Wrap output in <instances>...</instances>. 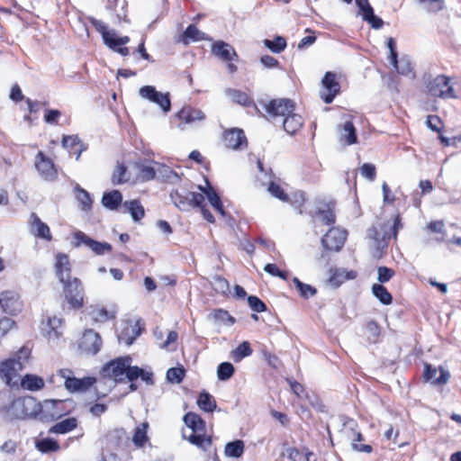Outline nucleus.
Wrapping results in <instances>:
<instances>
[{
	"label": "nucleus",
	"mask_w": 461,
	"mask_h": 461,
	"mask_svg": "<svg viewBox=\"0 0 461 461\" xmlns=\"http://www.w3.org/2000/svg\"><path fill=\"white\" fill-rule=\"evenodd\" d=\"M89 22L97 32L102 35L104 43L113 51L126 57L130 50L125 45L130 42L129 36L117 37L113 31H109L106 24L95 18H89Z\"/></svg>",
	"instance_id": "1"
},
{
	"label": "nucleus",
	"mask_w": 461,
	"mask_h": 461,
	"mask_svg": "<svg viewBox=\"0 0 461 461\" xmlns=\"http://www.w3.org/2000/svg\"><path fill=\"white\" fill-rule=\"evenodd\" d=\"M170 198L176 207L181 211H188L194 205H200L203 202V194L191 192L185 186H179L170 192Z\"/></svg>",
	"instance_id": "2"
},
{
	"label": "nucleus",
	"mask_w": 461,
	"mask_h": 461,
	"mask_svg": "<svg viewBox=\"0 0 461 461\" xmlns=\"http://www.w3.org/2000/svg\"><path fill=\"white\" fill-rule=\"evenodd\" d=\"M259 104L263 106L266 113L269 119L276 120L289 115V113L295 111L296 105L294 101L288 98H276L271 99L267 102L260 101Z\"/></svg>",
	"instance_id": "3"
},
{
	"label": "nucleus",
	"mask_w": 461,
	"mask_h": 461,
	"mask_svg": "<svg viewBox=\"0 0 461 461\" xmlns=\"http://www.w3.org/2000/svg\"><path fill=\"white\" fill-rule=\"evenodd\" d=\"M428 93L441 99H453L456 97L453 86L450 85V78L445 75H438L430 79L427 84Z\"/></svg>",
	"instance_id": "4"
},
{
	"label": "nucleus",
	"mask_w": 461,
	"mask_h": 461,
	"mask_svg": "<svg viewBox=\"0 0 461 461\" xmlns=\"http://www.w3.org/2000/svg\"><path fill=\"white\" fill-rule=\"evenodd\" d=\"M20 358L10 357L0 362V378L10 387L18 385L19 373L23 368Z\"/></svg>",
	"instance_id": "5"
},
{
	"label": "nucleus",
	"mask_w": 461,
	"mask_h": 461,
	"mask_svg": "<svg viewBox=\"0 0 461 461\" xmlns=\"http://www.w3.org/2000/svg\"><path fill=\"white\" fill-rule=\"evenodd\" d=\"M63 285V294L66 301L72 309H79L83 306V287L77 277H71L60 282Z\"/></svg>",
	"instance_id": "6"
},
{
	"label": "nucleus",
	"mask_w": 461,
	"mask_h": 461,
	"mask_svg": "<svg viewBox=\"0 0 461 461\" xmlns=\"http://www.w3.org/2000/svg\"><path fill=\"white\" fill-rule=\"evenodd\" d=\"M34 166L39 175L45 181L53 182L58 179V168L51 158L40 150L35 156Z\"/></svg>",
	"instance_id": "7"
},
{
	"label": "nucleus",
	"mask_w": 461,
	"mask_h": 461,
	"mask_svg": "<svg viewBox=\"0 0 461 461\" xmlns=\"http://www.w3.org/2000/svg\"><path fill=\"white\" fill-rule=\"evenodd\" d=\"M0 307L5 313L17 316L23 312V303L17 292L5 290L0 293Z\"/></svg>",
	"instance_id": "8"
},
{
	"label": "nucleus",
	"mask_w": 461,
	"mask_h": 461,
	"mask_svg": "<svg viewBox=\"0 0 461 461\" xmlns=\"http://www.w3.org/2000/svg\"><path fill=\"white\" fill-rule=\"evenodd\" d=\"M368 235L373 240V257L379 259L382 258L387 252V249L392 239L390 231L383 229L379 230L375 227L368 230Z\"/></svg>",
	"instance_id": "9"
},
{
	"label": "nucleus",
	"mask_w": 461,
	"mask_h": 461,
	"mask_svg": "<svg viewBox=\"0 0 461 461\" xmlns=\"http://www.w3.org/2000/svg\"><path fill=\"white\" fill-rule=\"evenodd\" d=\"M103 345V340L99 333L94 330H86L83 333L78 342V348L85 355H96Z\"/></svg>",
	"instance_id": "10"
},
{
	"label": "nucleus",
	"mask_w": 461,
	"mask_h": 461,
	"mask_svg": "<svg viewBox=\"0 0 461 461\" xmlns=\"http://www.w3.org/2000/svg\"><path fill=\"white\" fill-rule=\"evenodd\" d=\"M178 121L177 127L183 131L188 124H194L197 122L205 120V113L199 108L192 105H184L176 114Z\"/></svg>",
	"instance_id": "11"
},
{
	"label": "nucleus",
	"mask_w": 461,
	"mask_h": 461,
	"mask_svg": "<svg viewBox=\"0 0 461 461\" xmlns=\"http://www.w3.org/2000/svg\"><path fill=\"white\" fill-rule=\"evenodd\" d=\"M323 90L321 92V98L329 104L340 93V84L338 80L337 74L331 71L325 73L321 80Z\"/></svg>",
	"instance_id": "12"
},
{
	"label": "nucleus",
	"mask_w": 461,
	"mask_h": 461,
	"mask_svg": "<svg viewBox=\"0 0 461 461\" xmlns=\"http://www.w3.org/2000/svg\"><path fill=\"white\" fill-rule=\"evenodd\" d=\"M131 363V357L130 356L119 357L109 361L104 366V371L106 372L115 382L122 383L124 381L127 367Z\"/></svg>",
	"instance_id": "13"
},
{
	"label": "nucleus",
	"mask_w": 461,
	"mask_h": 461,
	"mask_svg": "<svg viewBox=\"0 0 461 461\" xmlns=\"http://www.w3.org/2000/svg\"><path fill=\"white\" fill-rule=\"evenodd\" d=\"M347 240V231L339 228H330L322 237L321 243L327 250L339 251Z\"/></svg>",
	"instance_id": "14"
},
{
	"label": "nucleus",
	"mask_w": 461,
	"mask_h": 461,
	"mask_svg": "<svg viewBox=\"0 0 461 461\" xmlns=\"http://www.w3.org/2000/svg\"><path fill=\"white\" fill-rule=\"evenodd\" d=\"M186 440L199 449L208 451L212 446V435L208 432L206 422L194 432H191V434L186 437Z\"/></svg>",
	"instance_id": "15"
},
{
	"label": "nucleus",
	"mask_w": 461,
	"mask_h": 461,
	"mask_svg": "<svg viewBox=\"0 0 461 461\" xmlns=\"http://www.w3.org/2000/svg\"><path fill=\"white\" fill-rule=\"evenodd\" d=\"M141 97L158 104L164 112H168L171 108V102L168 94H163L156 90L152 86H145L140 89Z\"/></svg>",
	"instance_id": "16"
},
{
	"label": "nucleus",
	"mask_w": 461,
	"mask_h": 461,
	"mask_svg": "<svg viewBox=\"0 0 461 461\" xmlns=\"http://www.w3.org/2000/svg\"><path fill=\"white\" fill-rule=\"evenodd\" d=\"M54 272L59 282L71 278L72 263L70 257L64 252H58L54 256Z\"/></svg>",
	"instance_id": "17"
},
{
	"label": "nucleus",
	"mask_w": 461,
	"mask_h": 461,
	"mask_svg": "<svg viewBox=\"0 0 461 461\" xmlns=\"http://www.w3.org/2000/svg\"><path fill=\"white\" fill-rule=\"evenodd\" d=\"M223 143L226 148L237 150L247 148L248 140L242 130L230 129L224 131Z\"/></svg>",
	"instance_id": "18"
},
{
	"label": "nucleus",
	"mask_w": 461,
	"mask_h": 461,
	"mask_svg": "<svg viewBox=\"0 0 461 461\" xmlns=\"http://www.w3.org/2000/svg\"><path fill=\"white\" fill-rule=\"evenodd\" d=\"M211 51L212 55L224 62L238 60L239 56L235 49L223 41H216L212 43Z\"/></svg>",
	"instance_id": "19"
},
{
	"label": "nucleus",
	"mask_w": 461,
	"mask_h": 461,
	"mask_svg": "<svg viewBox=\"0 0 461 461\" xmlns=\"http://www.w3.org/2000/svg\"><path fill=\"white\" fill-rule=\"evenodd\" d=\"M74 238L76 240V245L78 246L80 244H85L89 249H91L95 254L103 255L105 252L112 251V246L106 242H99L96 241L82 231H77L74 234Z\"/></svg>",
	"instance_id": "20"
},
{
	"label": "nucleus",
	"mask_w": 461,
	"mask_h": 461,
	"mask_svg": "<svg viewBox=\"0 0 461 461\" xmlns=\"http://www.w3.org/2000/svg\"><path fill=\"white\" fill-rule=\"evenodd\" d=\"M356 5L361 11L363 20L370 23L372 28L377 30L383 27V20L375 15L373 7L370 5L368 0H356Z\"/></svg>",
	"instance_id": "21"
},
{
	"label": "nucleus",
	"mask_w": 461,
	"mask_h": 461,
	"mask_svg": "<svg viewBox=\"0 0 461 461\" xmlns=\"http://www.w3.org/2000/svg\"><path fill=\"white\" fill-rule=\"evenodd\" d=\"M96 383L95 376H85L83 378H69L65 387L69 393H85L93 387Z\"/></svg>",
	"instance_id": "22"
},
{
	"label": "nucleus",
	"mask_w": 461,
	"mask_h": 461,
	"mask_svg": "<svg viewBox=\"0 0 461 461\" xmlns=\"http://www.w3.org/2000/svg\"><path fill=\"white\" fill-rule=\"evenodd\" d=\"M31 228L32 233L36 238H40L47 241H50L52 240L50 227L43 222L35 212L31 214Z\"/></svg>",
	"instance_id": "23"
},
{
	"label": "nucleus",
	"mask_w": 461,
	"mask_h": 461,
	"mask_svg": "<svg viewBox=\"0 0 461 461\" xmlns=\"http://www.w3.org/2000/svg\"><path fill=\"white\" fill-rule=\"evenodd\" d=\"M283 128L290 135L296 134L303 126V118L294 111L283 118Z\"/></svg>",
	"instance_id": "24"
},
{
	"label": "nucleus",
	"mask_w": 461,
	"mask_h": 461,
	"mask_svg": "<svg viewBox=\"0 0 461 461\" xmlns=\"http://www.w3.org/2000/svg\"><path fill=\"white\" fill-rule=\"evenodd\" d=\"M77 426L78 420L76 417H69L56 422L50 428L49 432L52 434H67L76 429Z\"/></svg>",
	"instance_id": "25"
},
{
	"label": "nucleus",
	"mask_w": 461,
	"mask_h": 461,
	"mask_svg": "<svg viewBox=\"0 0 461 461\" xmlns=\"http://www.w3.org/2000/svg\"><path fill=\"white\" fill-rule=\"evenodd\" d=\"M122 203V194L119 190H113L103 194L102 203L105 208L111 211L117 210Z\"/></svg>",
	"instance_id": "26"
},
{
	"label": "nucleus",
	"mask_w": 461,
	"mask_h": 461,
	"mask_svg": "<svg viewBox=\"0 0 461 461\" xmlns=\"http://www.w3.org/2000/svg\"><path fill=\"white\" fill-rule=\"evenodd\" d=\"M339 140L345 145H352L357 143V131L351 121H347L341 127Z\"/></svg>",
	"instance_id": "27"
},
{
	"label": "nucleus",
	"mask_w": 461,
	"mask_h": 461,
	"mask_svg": "<svg viewBox=\"0 0 461 461\" xmlns=\"http://www.w3.org/2000/svg\"><path fill=\"white\" fill-rule=\"evenodd\" d=\"M181 37V41L185 45H188L191 42L207 40L205 33L199 31V29L194 24L188 25Z\"/></svg>",
	"instance_id": "28"
},
{
	"label": "nucleus",
	"mask_w": 461,
	"mask_h": 461,
	"mask_svg": "<svg viewBox=\"0 0 461 461\" xmlns=\"http://www.w3.org/2000/svg\"><path fill=\"white\" fill-rule=\"evenodd\" d=\"M387 46L390 50V62L393 66L395 70L399 74H403V75H406V74H409L410 72H411L412 69L409 64L406 66V68L400 67L399 61H398V54L396 51V42H395L394 39L389 38L388 41H387Z\"/></svg>",
	"instance_id": "29"
},
{
	"label": "nucleus",
	"mask_w": 461,
	"mask_h": 461,
	"mask_svg": "<svg viewBox=\"0 0 461 461\" xmlns=\"http://www.w3.org/2000/svg\"><path fill=\"white\" fill-rule=\"evenodd\" d=\"M131 179V173L123 162H118L114 167L111 181L113 185H118L127 183Z\"/></svg>",
	"instance_id": "30"
},
{
	"label": "nucleus",
	"mask_w": 461,
	"mask_h": 461,
	"mask_svg": "<svg viewBox=\"0 0 461 461\" xmlns=\"http://www.w3.org/2000/svg\"><path fill=\"white\" fill-rule=\"evenodd\" d=\"M357 277V272L354 270L346 271L334 269L329 278V283L334 286H339L342 283L347 280L355 279Z\"/></svg>",
	"instance_id": "31"
},
{
	"label": "nucleus",
	"mask_w": 461,
	"mask_h": 461,
	"mask_svg": "<svg viewBox=\"0 0 461 461\" xmlns=\"http://www.w3.org/2000/svg\"><path fill=\"white\" fill-rule=\"evenodd\" d=\"M227 93L228 95L232 100V102H234L235 104H238L244 107H250L251 105H254L255 108L257 109L253 98L250 97L248 93L239 89H229Z\"/></svg>",
	"instance_id": "32"
},
{
	"label": "nucleus",
	"mask_w": 461,
	"mask_h": 461,
	"mask_svg": "<svg viewBox=\"0 0 461 461\" xmlns=\"http://www.w3.org/2000/svg\"><path fill=\"white\" fill-rule=\"evenodd\" d=\"M351 433V447L353 450L367 454L373 451V447L371 445L363 443L365 438L360 431L352 429Z\"/></svg>",
	"instance_id": "33"
},
{
	"label": "nucleus",
	"mask_w": 461,
	"mask_h": 461,
	"mask_svg": "<svg viewBox=\"0 0 461 461\" xmlns=\"http://www.w3.org/2000/svg\"><path fill=\"white\" fill-rule=\"evenodd\" d=\"M123 207L126 212H128L133 221H139L145 216V210L141 205L140 200L134 199L131 201H125L123 203Z\"/></svg>",
	"instance_id": "34"
},
{
	"label": "nucleus",
	"mask_w": 461,
	"mask_h": 461,
	"mask_svg": "<svg viewBox=\"0 0 461 461\" xmlns=\"http://www.w3.org/2000/svg\"><path fill=\"white\" fill-rule=\"evenodd\" d=\"M202 192L207 196L211 205L220 214L224 215V206L222 204L221 199L217 192L211 186L209 187H202L200 186Z\"/></svg>",
	"instance_id": "35"
},
{
	"label": "nucleus",
	"mask_w": 461,
	"mask_h": 461,
	"mask_svg": "<svg viewBox=\"0 0 461 461\" xmlns=\"http://www.w3.org/2000/svg\"><path fill=\"white\" fill-rule=\"evenodd\" d=\"M196 403L198 407L205 412H212L217 407L215 399L206 391H203L199 393Z\"/></svg>",
	"instance_id": "36"
},
{
	"label": "nucleus",
	"mask_w": 461,
	"mask_h": 461,
	"mask_svg": "<svg viewBox=\"0 0 461 461\" xmlns=\"http://www.w3.org/2000/svg\"><path fill=\"white\" fill-rule=\"evenodd\" d=\"M21 385L29 391H38L44 387L45 383L41 376L27 374L21 379Z\"/></svg>",
	"instance_id": "37"
},
{
	"label": "nucleus",
	"mask_w": 461,
	"mask_h": 461,
	"mask_svg": "<svg viewBox=\"0 0 461 461\" xmlns=\"http://www.w3.org/2000/svg\"><path fill=\"white\" fill-rule=\"evenodd\" d=\"M253 350L249 341L241 342L236 348L230 351V357L235 363L240 362L243 358L251 356Z\"/></svg>",
	"instance_id": "38"
},
{
	"label": "nucleus",
	"mask_w": 461,
	"mask_h": 461,
	"mask_svg": "<svg viewBox=\"0 0 461 461\" xmlns=\"http://www.w3.org/2000/svg\"><path fill=\"white\" fill-rule=\"evenodd\" d=\"M35 447L40 452L44 454L54 453L60 450L59 442L51 438H44L36 441Z\"/></svg>",
	"instance_id": "39"
},
{
	"label": "nucleus",
	"mask_w": 461,
	"mask_h": 461,
	"mask_svg": "<svg viewBox=\"0 0 461 461\" xmlns=\"http://www.w3.org/2000/svg\"><path fill=\"white\" fill-rule=\"evenodd\" d=\"M244 450V442L241 439H237L225 445L224 453L227 456L239 458L243 455Z\"/></svg>",
	"instance_id": "40"
},
{
	"label": "nucleus",
	"mask_w": 461,
	"mask_h": 461,
	"mask_svg": "<svg viewBox=\"0 0 461 461\" xmlns=\"http://www.w3.org/2000/svg\"><path fill=\"white\" fill-rule=\"evenodd\" d=\"M372 293L381 303L389 305L393 303V296L387 288L381 284H374L372 285Z\"/></svg>",
	"instance_id": "41"
},
{
	"label": "nucleus",
	"mask_w": 461,
	"mask_h": 461,
	"mask_svg": "<svg viewBox=\"0 0 461 461\" xmlns=\"http://www.w3.org/2000/svg\"><path fill=\"white\" fill-rule=\"evenodd\" d=\"M267 191L270 193L272 196L276 197V199L284 203H292L288 194L285 191L283 186L275 181L269 182Z\"/></svg>",
	"instance_id": "42"
},
{
	"label": "nucleus",
	"mask_w": 461,
	"mask_h": 461,
	"mask_svg": "<svg viewBox=\"0 0 461 461\" xmlns=\"http://www.w3.org/2000/svg\"><path fill=\"white\" fill-rule=\"evenodd\" d=\"M183 421L192 432L205 423V420L199 414L194 411L186 412L183 417Z\"/></svg>",
	"instance_id": "43"
},
{
	"label": "nucleus",
	"mask_w": 461,
	"mask_h": 461,
	"mask_svg": "<svg viewBox=\"0 0 461 461\" xmlns=\"http://www.w3.org/2000/svg\"><path fill=\"white\" fill-rule=\"evenodd\" d=\"M292 282L298 290L299 294L304 299L312 297L317 294V289L315 287L303 283L298 277H294Z\"/></svg>",
	"instance_id": "44"
},
{
	"label": "nucleus",
	"mask_w": 461,
	"mask_h": 461,
	"mask_svg": "<svg viewBox=\"0 0 461 461\" xmlns=\"http://www.w3.org/2000/svg\"><path fill=\"white\" fill-rule=\"evenodd\" d=\"M149 424L147 422H143L136 427L133 436L132 441L137 447H143L145 443L148 441L147 430Z\"/></svg>",
	"instance_id": "45"
},
{
	"label": "nucleus",
	"mask_w": 461,
	"mask_h": 461,
	"mask_svg": "<svg viewBox=\"0 0 461 461\" xmlns=\"http://www.w3.org/2000/svg\"><path fill=\"white\" fill-rule=\"evenodd\" d=\"M62 320L57 317L49 318L47 321L48 330H46L49 339H58L61 336L59 328L61 327Z\"/></svg>",
	"instance_id": "46"
},
{
	"label": "nucleus",
	"mask_w": 461,
	"mask_h": 461,
	"mask_svg": "<svg viewBox=\"0 0 461 461\" xmlns=\"http://www.w3.org/2000/svg\"><path fill=\"white\" fill-rule=\"evenodd\" d=\"M67 401L64 400H50L46 402V405H50L55 411L51 413L52 417L61 418L70 412V410L65 407Z\"/></svg>",
	"instance_id": "47"
},
{
	"label": "nucleus",
	"mask_w": 461,
	"mask_h": 461,
	"mask_svg": "<svg viewBox=\"0 0 461 461\" xmlns=\"http://www.w3.org/2000/svg\"><path fill=\"white\" fill-rule=\"evenodd\" d=\"M264 44L274 53H280L286 48V40L282 36H276L274 40H265Z\"/></svg>",
	"instance_id": "48"
},
{
	"label": "nucleus",
	"mask_w": 461,
	"mask_h": 461,
	"mask_svg": "<svg viewBox=\"0 0 461 461\" xmlns=\"http://www.w3.org/2000/svg\"><path fill=\"white\" fill-rule=\"evenodd\" d=\"M138 168V177L142 182H148L153 180L156 177V170L152 166L144 165V164H137Z\"/></svg>",
	"instance_id": "49"
},
{
	"label": "nucleus",
	"mask_w": 461,
	"mask_h": 461,
	"mask_svg": "<svg viewBox=\"0 0 461 461\" xmlns=\"http://www.w3.org/2000/svg\"><path fill=\"white\" fill-rule=\"evenodd\" d=\"M234 373L235 368L230 362H222L217 367V377L221 381L229 380Z\"/></svg>",
	"instance_id": "50"
},
{
	"label": "nucleus",
	"mask_w": 461,
	"mask_h": 461,
	"mask_svg": "<svg viewBox=\"0 0 461 461\" xmlns=\"http://www.w3.org/2000/svg\"><path fill=\"white\" fill-rule=\"evenodd\" d=\"M213 319L225 325L231 326L235 323L236 320L231 316L228 311L223 309L214 310L212 312Z\"/></svg>",
	"instance_id": "51"
},
{
	"label": "nucleus",
	"mask_w": 461,
	"mask_h": 461,
	"mask_svg": "<svg viewBox=\"0 0 461 461\" xmlns=\"http://www.w3.org/2000/svg\"><path fill=\"white\" fill-rule=\"evenodd\" d=\"M185 375L184 367H171L167 371V379L171 383L180 384Z\"/></svg>",
	"instance_id": "52"
},
{
	"label": "nucleus",
	"mask_w": 461,
	"mask_h": 461,
	"mask_svg": "<svg viewBox=\"0 0 461 461\" xmlns=\"http://www.w3.org/2000/svg\"><path fill=\"white\" fill-rule=\"evenodd\" d=\"M77 200L81 203V208L83 211H90L93 203V200L87 191L83 188H77Z\"/></svg>",
	"instance_id": "53"
},
{
	"label": "nucleus",
	"mask_w": 461,
	"mask_h": 461,
	"mask_svg": "<svg viewBox=\"0 0 461 461\" xmlns=\"http://www.w3.org/2000/svg\"><path fill=\"white\" fill-rule=\"evenodd\" d=\"M92 316L95 321L105 322L114 318L113 312L106 310L105 308H95L92 311Z\"/></svg>",
	"instance_id": "54"
},
{
	"label": "nucleus",
	"mask_w": 461,
	"mask_h": 461,
	"mask_svg": "<svg viewBox=\"0 0 461 461\" xmlns=\"http://www.w3.org/2000/svg\"><path fill=\"white\" fill-rule=\"evenodd\" d=\"M426 125L432 131L440 133L443 129V122L439 116L435 114H430L427 116Z\"/></svg>",
	"instance_id": "55"
},
{
	"label": "nucleus",
	"mask_w": 461,
	"mask_h": 461,
	"mask_svg": "<svg viewBox=\"0 0 461 461\" xmlns=\"http://www.w3.org/2000/svg\"><path fill=\"white\" fill-rule=\"evenodd\" d=\"M318 214L321 216L323 224L327 226H331L336 222V215L334 210L330 206H328L327 209L319 210Z\"/></svg>",
	"instance_id": "56"
},
{
	"label": "nucleus",
	"mask_w": 461,
	"mask_h": 461,
	"mask_svg": "<svg viewBox=\"0 0 461 461\" xmlns=\"http://www.w3.org/2000/svg\"><path fill=\"white\" fill-rule=\"evenodd\" d=\"M248 303L255 312H264L267 310L266 303L256 295H249L248 297Z\"/></svg>",
	"instance_id": "57"
},
{
	"label": "nucleus",
	"mask_w": 461,
	"mask_h": 461,
	"mask_svg": "<svg viewBox=\"0 0 461 461\" xmlns=\"http://www.w3.org/2000/svg\"><path fill=\"white\" fill-rule=\"evenodd\" d=\"M264 270L273 276H278L279 278L285 280V281L288 279V276H289L288 272L280 270L279 267L276 264H272V263L267 264L264 267Z\"/></svg>",
	"instance_id": "58"
},
{
	"label": "nucleus",
	"mask_w": 461,
	"mask_h": 461,
	"mask_svg": "<svg viewBox=\"0 0 461 461\" xmlns=\"http://www.w3.org/2000/svg\"><path fill=\"white\" fill-rule=\"evenodd\" d=\"M366 330H367L370 338L372 339V341L375 343L377 342L378 339L381 335V327L379 326L377 321H375L374 320L369 321L366 323Z\"/></svg>",
	"instance_id": "59"
},
{
	"label": "nucleus",
	"mask_w": 461,
	"mask_h": 461,
	"mask_svg": "<svg viewBox=\"0 0 461 461\" xmlns=\"http://www.w3.org/2000/svg\"><path fill=\"white\" fill-rule=\"evenodd\" d=\"M361 175L369 181H374L376 177V168L374 164L364 163L360 167Z\"/></svg>",
	"instance_id": "60"
},
{
	"label": "nucleus",
	"mask_w": 461,
	"mask_h": 461,
	"mask_svg": "<svg viewBox=\"0 0 461 461\" xmlns=\"http://www.w3.org/2000/svg\"><path fill=\"white\" fill-rule=\"evenodd\" d=\"M377 273H378L377 279L381 285L390 281L391 278H393V276L395 275V272L393 269L387 267H384V266L378 267Z\"/></svg>",
	"instance_id": "61"
},
{
	"label": "nucleus",
	"mask_w": 461,
	"mask_h": 461,
	"mask_svg": "<svg viewBox=\"0 0 461 461\" xmlns=\"http://www.w3.org/2000/svg\"><path fill=\"white\" fill-rule=\"evenodd\" d=\"M15 326V321L6 316H0V337L5 336Z\"/></svg>",
	"instance_id": "62"
},
{
	"label": "nucleus",
	"mask_w": 461,
	"mask_h": 461,
	"mask_svg": "<svg viewBox=\"0 0 461 461\" xmlns=\"http://www.w3.org/2000/svg\"><path fill=\"white\" fill-rule=\"evenodd\" d=\"M80 140L77 136H67L64 135L62 138V145L65 148L70 149L75 152H78V156L81 153V149H74L75 147L79 146Z\"/></svg>",
	"instance_id": "63"
},
{
	"label": "nucleus",
	"mask_w": 461,
	"mask_h": 461,
	"mask_svg": "<svg viewBox=\"0 0 461 461\" xmlns=\"http://www.w3.org/2000/svg\"><path fill=\"white\" fill-rule=\"evenodd\" d=\"M61 113L56 109H46L44 114V121L49 124H58Z\"/></svg>",
	"instance_id": "64"
}]
</instances>
